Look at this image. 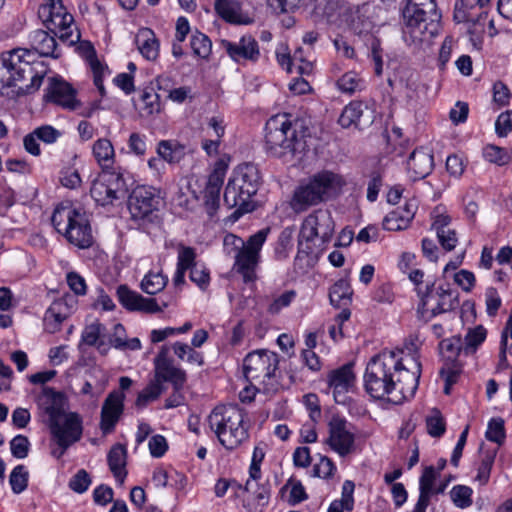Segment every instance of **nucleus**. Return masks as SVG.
<instances>
[{
    "label": "nucleus",
    "mask_w": 512,
    "mask_h": 512,
    "mask_svg": "<svg viewBox=\"0 0 512 512\" xmlns=\"http://www.w3.org/2000/svg\"><path fill=\"white\" fill-rule=\"evenodd\" d=\"M427 433L435 438L441 437L446 431V423L438 409H432L426 417Z\"/></svg>",
    "instance_id": "48"
},
{
    "label": "nucleus",
    "mask_w": 512,
    "mask_h": 512,
    "mask_svg": "<svg viewBox=\"0 0 512 512\" xmlns=\"http://www.w3.org/2000/svg\"><path fill=\"white\" fill-rule=\"evenodd\" d=\"M168 283V277L161 271L148 272L141 281V290L149 295H155L161 292Z\"/></svg>",
    "instance_id": "37"
},
{
    "label": "nucleus",
    "mask_w": 512,
    "mask_h": 512,
    "mask_svg": "<svg viewBox=\"0 0 512 512\" xmlns=\"http://www.w3.org/2000/svg\"><path fill=\"white\" fill-rule=\"evenodd\" d=\"M38 405L47 415V425L60 419L67 413L65 411V395L51 387H44L42 389V393L38 398Z\"/></svg>",
    "instance_id": "22"
},
{
    "label": "nucleus",
    "mask_w": 512,
    "mask_h": 512,
    "mask_svg": "<svg viewBox=\"0 0 512 512\" xmlns=\"http://www.w3.org/2000/svg\"><path fill=\"white\" fill-rule=\"evenodd\" d=\"M258 167L252 163L238 166L224 191V203L228 208H237L236 213H247L254 209L251 198L260 186Z\"/></svg>",
    "instance_id": "5"
},
{
    "label": "nucleus",
    "mask_w": 512,
    "mask_h": 512,
    "mask_svg": "<svg viewBox=\"0 0 512 512\" xmlns=\"http://www.w3.org/2000/svg\"><path fill=\"white\" fill-rule=\"evenodd\" d=\"M335 223L331 212L327 209H317L303 220L299 238L297 258L305 255L318 258L333 237Z\"/></svg>",
    "instance_id": "3"
},
{
    "label": "nucleus",
    "mask_w": 512,
    "mask_h": 512,
    "mask_svg": "<svg viewBox=\"0 0 512 512\" xmlns=\"http://www.w3.org/2000/svg\"><path fill=\"white\" fill-rule=\"evenodd\" d=\"M56 7L49 10V18L45 21V25L47 29H49L52 33L59 30L62 27L69 26V24H73L74 18L71 14L67 12L56 11Z\"/></svg>",
    "instance_id": "45"
},
{
    "label": "nucleus",
    "mask_w": 512,
    "mask_h": 512,
    "mask_svg": "<svg viewBox=\"0 0 512 512\" xmlns=\"http://www.w3.org/2000/svg\"><path fill=\"white\" fill-rule=\"evenodd\" d=\"M126 448L122 444H115L110 449L107 461L111 472L114 477L120 482L123 483L124 479L127 475L125 470L126 466Z\"/></svg>",
    "instance_id": "31"
},
{
    "label": "nucleus",
    "mask_w": 512,
    "mask_h": 512,
    "mask_svg": "<svg viewBox=\"0 0 512 512\" xmlns=\"http://www.w3.org/2000/svg\"><path fill=\"white\" fill-rule=\"evenodd\" d=\"M245 243L246 242L242 238L231 233L227 234L223 240L224 252L227 255L234 257L241 249L244 248Z\"/></svg>",
    "instance_id": "62"
},
{
    "label": "nucleus",
    "mask_w": 512,
    "mask_h": 512,
    "mask_svg": "<svg viewBox=\"0 0 512 512\" xmlns=\"http://www.w3.org/2000/svg\"><path fill=\"white\" fill-rule=\"evenodd\" d=\"M354 489L355 484L351 480L344 481L342 485V493L341 498L339 500H334L327 512H343L346 511H352L354 507Z\"/></svg>",
    "instance_id": "35"
},
{
    "label": "nucleus",
    "mask_w": 512,
    "mask_h": 512,
    "mask_svg": "<svg viewBox=\"0 0 512 512\" xmlns=\"http://www.w3.org/2000/svg\"><path fill=\"white\" fill-rule=\"evenodd\" d=\"M124 180L119 173L104 171L92 183L90 194L102 206L113 204L123 191Z\"/></svg>",
    "instance_id": "15"
},
{
    "label": "nucleus",
    "mask_w": 512,
    "mask_h": 512,
    "mask_svg": "<svg viewBox=\"0 0 512 512\" xmlns=\"http://www.w3.org/2000/svg\"><path fill=\"white\" fill-rule=\"evenodd\" d=\"M29 472L24 465H17L10 473L9 483L15 494L22 493L28 486Z\"/></svg>",
    "instance_id": "47"
},
{
    "label": "nucleus",
    "mask_w": 512,
    "mask_h": 512,
    "mask_svg": "<svg viewBox=\"0 0 512 512\" xmlns=\"http://www.w3.org/2000/svg\"><path fill=\"white\" fill-rule=\"evenodd\" d=\"M141 102L143 104L142 111L145 115L150 116L159 113L161 109L159 95L153 91H144L141 95Z\"/></svg>",
    "instance_id": "56"
},
{
    "label": "nucleus",
    "mask_w": 512,
    "mask_h": 512,
    "mask_svg": "<svg viewBox=\"0 0 512 512\" xmlns=\"http://www.w3.org/2000/svg\"><path fill=\"white\" fill-rule=\"evenodd\" d=\"M190 280L194 282L199 288L205 290L210 282L208 269L202 265H193L190 270Z\"/></svg>",
    "instance_id": "59"
},
{
    "label": "nucleus",
    "mask_w": 512,
    "mask_h": 512,
    "mask_svg": "<svg viewBox=\"0 0 512 512\" xmlns=\"http://www.w3.org/2000/svg\"><path fill=\"white\" fill-rule=\"evenodd\" d=\"M163 392V385L159 379L152 380L137 396L136 406L143 408L155 401Z\"/></svg>",
    "instance_id": "42"
},
{
    "label": "nucleus",
    "mask_w": 512,
    "mask_h": 512,
    "mask_svg": "<svg viewBox=\"0 0 512 512\" xmlns=\"http://www.w3.org/2000/svg\"><path fill=\"white\" fill-rule=\"evenodd\" d=\"M279 356L269 350H257L249 353L243 363L244 376L248 381H257L263 385L267 394H275L283 388L276 373Z\"/></svg>",
    "instance_id": "10"
},
{
    "label": "nucleus",
    "mask_w": 512,
    "mask_h": 512,
    "mask_svg": "<svg viewBox=\"0 0 512 512\" xmlns=\"http://www.w3.org/2000/svg\"><path fill=\"white\" fill-rule=\"evenodd\" d=\"M87 61L93 72L94 84L98 88L100 94L104 96L105 88L103 85V77L106 73H109L108 67L103 65L99 61L93 49L91 53L87 56Z\"/></svg>",
    "instance_id": "43"
},
{
    "label": "nucleus",
    "mask_w": 512,
    "mask_h": 512,
    "mask_svg": "<svg viewBox=\"0 0 512 512\" xmlns=\"http://www.w3.org/2000/svg\"><path fill=\"white\" fill-rule=\"evenodd\" d=\"M496 457V450H487L481 456V462L475 480L481 485H486L490 478L491 469Z\"/></svg>",
    "instance_id": "44"
},
{
    "label": "nucleus",
    "mask_w": 512,
    "mask_h": 512,
    "mask_svg": "<svg viewBox=\"0 0 512 512\" xmlns=\"http://www.w3.org/2000/svg\"><path fill=\"white\" fill-rule=\"evenodd\" d=\"M222 45L227 54L238 63L242 61L256 62L259 59L260 51L255 38L244 35L238 42L224 40Z\"/></svg>",
    "instance_id": "21"
},
{
    "label": "nucleus",
    "mask_w": 512,
    "mask_h": 512,
    "mask_svg": "<svg viewBox=\"0 0 512 512\" xmlns=\"http://www.w3.org/2000/svg\"><path fill=\"white\" fill-rule=\"evenodd\" d=\"M343 183L342 178L332 172L317 173L294 190L289 205L294 212L302 213L309 207L326 201Z\"/></svg>",
    "instance_id": "8"
},
{
    "label": "nucleus",
    "mask_w": 512,
    "mask_h": 512,
    "mask_svg": "<svg viewBox=\"0 0 512 512\" xmlns=\"http://www.w3.org/2000/svg\"><path fill=\"white\" fill-rule=\"evenodd\" d=\"M365 109H367V106L361 101L350 102L344 107L338 120L339 124L343 128L358 125Z\"/></svg>",
    "instance_id": "36"
},
{
    "label": "nucleus",
    "mask_w": 512,
    "mask_h": 512,
    "mask_svg": "<svg viewBox=\"0 0 512 512\" xmlns=\"http://www.w3.org/2000/svg\"><path fill=\"white\" fill-rule=\"evenodd\" d=\"M486 438L501 444L505 439L504 421L501 418H492L488 423Z\"/></svg>",
    "instance_id": "55"
},
{
    "label": "nucleus",
    "mask_w": 512,
    "mask_h": 512,
    "mask_svg": "<svg viewBox=\"0 0 512 512\" xmlns=\"http://www.w3.org/2000/svg\"><path fill=\"white\" fill-rule=\"evenodd\" d=\"M296 297L294 290H288L279 296H274L272 302L267 308V312L272 315L280 313L283 308L288 307Z\"/></svg>",
    "instance_id": "53"
},
{
    "label": "nucleus",
    "mask_w": 512,
    "mask_h": 512,
    "mask_svg": "<svg viewBox=\"0 0 512 512\" xmlns=\"http://www.w3.org/2000/svg\"><path fill=\"white\" fill-rule=\"evenodd\" d=\"M29 41L32 47L30 50L34 52L35 55L58 57V54L55 53L57 47L55 37L54 35H50L47 31L38 29L31 32ZM35 65H39V63L35 61Z\"/></svg>",
    "instance_id": "26"
},
{
    "label": "nucleus",
    "mask_w": 512,
    "mask_h": 512,
    "mask_svg": "<svg viewBox=\"0 0 512 512\" xmlns=\"http://www.w3.org/2000/svg\"><path fill=\"white\" fill-rule=\"evenodd\" d=\"M486 335L487 331L482 325L468 329L463 341L464 353H474L477 348L484 342Z\"/></svg>",
    "instance_id": "41"
},
{
    "label": "nucleus",
    "mask_w": 512,
    "mask_h": 512,
    "mask_svg": "<svg viewBox=\"0 0 512 512\" xmlns=\"http://www.w3.org/2000/svg\"><path fill=\"white\" fill-rule=\"evenodd\" d=\"M215 10L225 21L233 24H250L252 19L242 12L239 2L235 0H217Z\"/></svg>",
    "instance_id": "28"
},
{
    "label": "nucleus",
    "mask_w": 512,
    "mask_h": 512,
    "mask_svg": "<svg viewBox=\"0 0 512 512\" xmlns=\"http://www.w3.org/2000/svg\"><path fill=\"white\" fill-rule=\"evenodd\" d=\"M483 155L487 161L499 166L508 164L511 159L510 154L506 149L496 145H487L483 150Z\"/></svg>",
    "instance_id": "51"
},
{
    "label": "nucleus",
    "mask_w": 512,
    "mask_h": 512,
    "mask_svg": "<svg viewBox=\"0 0 512 512\" xmlns=\"http://www.w3.org/2000/svg\"><path fill=\"white\" fill-rule=\"evenodd\" d=\"M125 395L121 391L109 393L101 409L100 428L104 434L111 433L124 409Z\"/></svg>",
    "instance_id": "20"
},
{
    "label": "nucleus",
    "mask_w": 512,
    "mask_h": 512,
    "mask_svg": "<svg viewBox=\"0 0 512 512\" xmlns=\"http://www.w3.org/2000/svg\"><path fill=\"white\" fill-rule=\"evenodd\" d=\"M93 155L103 169V172L112 169L115 162V152L112 143L108 139H98L93 144Z\"/></svg>",
    "instance_id": "32"
},
{
    "label": "nucleus",
    "mask_w": 512,
    "mask_h": 512,
    "mask_svg": "<svg viewBox=\"0 0 512 512\" xmlns=\"http://www.w3.org/2000/svg\"><path fill=\"white\" fill-rule=\"evenodd\" d=\"M44 98L47 102L67 110L73 111L80 107V102L76 98V90L62 78L52 77L49 79Z\"/></svg>",
    "instance_id": "17"
},
{
    "label": "nucleus",
    "mask_w": 512,
    "mask_h": 512,
    "mask_svg": "<svg viewBox=\"0 0 512 512\" xmlns=\"http://www.w3.org/2000/svg\"><path fill=\"white\" fill-rule=\"evenodd\" d=\"M352 291L346 281L340 280L336 282L330 289V303L335 307L347 305L351 300Z\"/></svg>",
    "instance_id": "40"
},
{
    "label": "nucleus",
    "mask_w": 512,
    "mask_h": 512,
    "mask_svg": "<svg viewBox=\"0 0 512 512\" xmlns=\"http://www.w3.org/2000/svg\"><path fill=\"white\" fill-rule=\"evenodd\" d=\"M30 448L29 440L24 435H17L10 441L11 453L15 458L27 457Z\"/></svg>",
    "instance_id": "58"
},
{
    "label": "nucleus",
    "mask_w": 512,
    "mask_h": 512,
    "mask_svg": "<svg viewBox=\"0 0 512 512\" xmlns=\"http://www.w3.org/2000/svg\"><path fill=\"white\" fill-rule=\"evenodd\" d=\"M208 422L219 442L228 450L236 449L248 439L244 413L237 405L215 407L208 416Z\"/></svg>",
    "instance_id": "6"
},
{
    "label": "nucleus",
    "mask_w": 512,
    "mask_h": 512,
    "mask_svg": "<svg viewBox=\"0 0 512 512\" xmlns=\"http://www.w3.org/2000/svg\"><path fill=\"white\" fill-rule=\"evenodd\" d=\"M117 295L120 303L130 311H139L144 313H159L168 306L163 302L160 306L156 299L146 298L141 294L130 290L126 285H121L117 289Z\"/></svg>",
    "instance_id": "19"
},
{
    "label": "nucleus",
    "mask_w": 512,
    "mask_h": 512,
    "mask_svg": "<svg viewBox=\"0 0 512 512\" xmlns=\"http://www.w3.org/2000/svg\"><path fill=\"white\" fill-rule=\"evenodd\" d=\"M469 1H461V4H456L454 11V19L457 22L471 23L473 26L474 33L484 32V25L487 21V12L475 13L474 7L467 8Z\"/></svg>",
    "instance_id": "30"
},
{
    "label": "nucleus",
    "mask_w": 512,
    "mask_h": 512,
    "mask_svg": "<svg viewBox=\"0 0 512 512\" xmlns=\"http://www.w3.org/2000/svg\"><path fill=\"white\" fill-rule=\"evenodd\" d=\"M173 350L175 355L180 360H185L190 364H195L198 366H202L204 364V359L201 353L195 351L188 344L182 342H176L173 345Z\"/></svg>",
    "instance_id": "46"
},
{
    "label": "nucleus",
    "mask_w": 512,
    "mask_h": 512,
    "mask_svg": "<svg viewBox=\"0 0 512 512\" xmlns=\"http://www.w3.org/2000/svg\"><path fill=\"white\" fill-rule=\"evenodd\" d=\"M401 353L383 351L368 362L364 387L372 398L401 404L415 395L421 376V363L412 359V364L406 366Z\"/></svg>",
    "instance_id": "1"
},
{
    "label": "nucleus",
    "mask_w": 512,
    "mask_h": 512,
    "mask_svg": "<svg viewBox=\"0 0 512 512\" xmlns=\"http://www.w3.org/2000/svg\"><path fill=\"white\" fill-rule=\"evenodd\" d=\"M439 349L445 363H455L459 353L464 352L463 340L460 336L443 339L439 344Z\"/></svg>",
    "instance_id": "38"
},
{
    "label": "nucleus",
    "mask_w": 512,
    "mask_h": 512,
    "mask_svg": "<svg viewBox=\"0 0 512 512\" xmlns=\"http://www.w3.org/2000/svg\"><path fill=\"white\" fill-rule=\"evenodd\" d=\"M51 221L57 232L75 247L87 249L93 245L92 228L84 211L61 204L55 208Z\"/></svg>",
    "instance_id": "7"
},
{
    "label": "nucleus",
    "mask_w": 512,
    "mask_h": 512,
    "mask_svg": "<svg viewBox=\"0 0 512 512\" xmlns=\"http://www.w3.org/2000/svg\"><path fill=\"white\" fill-rule=\"evenodd\" d=\"M135 44L145 59L153 61L159 56V41L150 28L139 29L135 35Z\"/></svg>",
    "instance_id": "29"
},
{
    "label": "nucleus",
    "mask_w": 512,
    "mask_h": 512,
    "mask_svg": "<svg viewBox=\"0 0 512 512\" xmlns=\"http://www.w3.org/2000/svg\"><path fill=\"white\" fill-rule=\"evenodd\" d=\"M363 85L362 78L355 72H347L337 81L338 88L348 94L362 90Z\"/></svg>",
    "instance_id": "49"
},
{
    "label": "nucleus",
    "mask_w": 512,
    "mask_h": 512,
    "mask_svg": "<svg viewBox=\"0 0 512 512\" xmlns=\"http://www.w3.org/2000/svg\"><path fill=\"white\" fill-rule=\"evenodd\" d=\"M419 298L418 313L425 321L451 311L458 305L457 292L449 284L435 288L433 282L426 283L424 289L419 290Z\"/></svg>",
    "instance_id": "11"
},
{
    "label": "nucleus",
    "mask_w": 512,
    "mask_h": 512,
    "mask_svg": "<svg viewBox=\"0 0 512 512\" xmlns=\"http://www.w3.org/2000/svg\"><path fill=\"white\" fill-rule=\"evenodd\" d=\"M154 365L155 379H159L161 383L162 381H167L174 372L180 369L168 358V348L166 346L161 347L158 355L154 359Z\"/></svg>",
    "instance_id": "33"
},
{
    "label": "nucleus",
    "mask_w": 512,
    "mask_h": 512,
    "mask_svg": "<svg viewBox=\"0 0 512 512\" xmlns=\"http://www.w3.org/2000/svg\"><path fill=\"white\" fill-rule=\"evenodd\" d=\"M30 79L28 89L37 90L43 80V71L35 68V54L26 48H16L0 55V91L17 86L25 79Z\"/></svg>",
    "instance_id": "4"
},
{
    "label": "nucleus",
    "mask_w": 512,
    "mask_h": 512,
    "mask_svg": "<svg viewBox=\"0 0 512 512\" xmlns=\"http://www.w3.org/2000/svg\"><path fill=\"white\" fill-rule=\"evenodd\" d=\"M411 222V213H404L397 208L389 212L383 220V228L388 231H398L408 227Z\"/></svg>",
    "instance_id": "39"
},
{
    "label": "nucleus",
    "mask_w": 512,
    "mask_h": 512,
    "mask_svg": "<svg viewBox=\"0 0 512 512\" xmlns=\"http://www.w3.org/2000/svg\"><path fill=\"white\" fill-rule=\"evenodd\" d=\"M48 427L53 440L61 449L60 455H64L70 446L78 442L83 433V421L76 412H67Z\"/></svg>",
    "instance_id": "14"
},
{
    "label": "nucleus",
    "mask_w": 512,
    "mask_h": 512,
    "mask_svg": "<svg viewBox=\"0 0 512 512\" xmlns=\"http://www.w3.org/2000/svg\"><path fill=\"white\" fill-rule=\"evenodd\" d=\"M472 489L468 486L457 485L451 490V498L455 505L460 508L469 507L472 504Z\"/></svg>",
    "instance_id": "54"
},
{
    "label": "nucleus",
    "mask_w": 512,
    "mask_h": 512,
    "mask_svg": "<svg viewBox=\"0 0 512 512\" xmlns=\"http://www.w3.org/2000/svg\"><path fill=\"white\" fill-rule=\"evenodd\" d=\"M382 8L372 2H365L347 9L350 25L359 35L370 32L379 18Z\"/></svg>",
    "instance_id": "18"
},
{
    "label": "nucleus",
    "mask_w": 512,
    "mask_h": 512,
    "mask_svg": "<svg viewBox=\"0 0 512 512\" xmlns=\"http://www.w3.org/2000/svg\"><path fill=\"white\" fill-rule=\"evenodd\" d=\"M328 385L333 389V394L337 400V395L348 392L355 383V374L353 364L348 363L342 367L330 371L327 376Z\"/></svg>",
    "instance_id": "24"
},
{
    "label": "nucleus",
    "mask_w": 512,
    "mask_h": 512,
    "mask_svg": "<svg viewBox=\"0 0 512 512\" xmlns=\"http://www.w3.org/2000/svg\"><path fill=\"white\" fill-rule=\"evenodd\" d=\"M91 484V478L86 470H79L69 481V488L76 493H84Z\"/></svg>",
    "instance_id": "57"
},
{
    "label": "nucleus",
    "mask_w": 512,
    "mask_h": 512,
    "mask_svg": "<svg viewBox=\"0 0 512 512\" xmlns=\"http://www.w3.org/2000/svg\"><path fill=\"white\" fill-rule=\"evenodd\" d=\"M329 437L326 443L330 448L345 457L355 449V435L349 429V423L339 416H333L328 424Z\"/></svg>",
    "instance_id": "16"
},
{
    "label": "nucleus",
    "mask_w": 512,
    "mask_h": 512,
    "mask_svg": "<svg viewBox=\"0 0 512 512\" xmlns=\"http://www.w3.org/2000/svg\"><path fill=\"white\" fill-rule=\"evenodd\" d=\"M495 131L499 137H505L512 131V110H507L498 116Z\"/></svg>",
    "instance_id": "61"
},
{
    "label": "nucleus",
    "mask_w": 512,
    "mask_h": 512,
    "mask_svg": "<svg viewBox=\"0 0 512 512\" xmlns=\"http://www.w3.org/2000/svg\"><path fill=\"white\" fill-rule=\"evenodd\" d=\"M269 229H262L251 235L244 248L234 256V269L243 276L244 282L254 281L255 269L260 260V251L266 241Z\"/></svg>",
    "instance_id": "13"
},
{
    "label": "nucleus",
    "mask_w": 512,
    "mask_h": 512,
    "mask_svg": "<svg viewBox=\"0 0 512 512\" xmlns=\"http://www.w3.org/2000/svg\"><path fill=\"white\" fill-rule=\"evenodd\" d=\"M335 470L336 467L333 461L330 458L323 456L320 458V461L314 465L313 474L314 476L328 479L334 475Z\"/></svg>",
    "instance_id": "60"
},
{
    "label": "nucleus",
    "mask_w": 512,
    "mask_h": 512,
    "mask_svg": "<svg viewBox=\"0 0 512 512\" xmlns=\"http://www.w3.org/2000/svg\"><path fill=\"white\" fill-rule=\"evenodd\" d=\"M190 45L194 54L201 58H207L211 53V40L201 32L197 31L192 35Z\"/></svg>",
    "instance_id": "50"
},
{
    "label": "nucleus",
    "mask_w": 512,
    "mask_h": 512,
    "mask_svg": "<svg viewBox=\"0 0 512 512\" xmlns=\"http://www.w3.org/2000/svg\"><path fill=\"white\" fill-rule=\"evenodd\" d=\"M157 153L168 163H178L185 156V147L173 140H162L158 143Z\"/></svg>",
    "instance_id": "34"
},
{
    "label": "nucleus",
    "mask_w": 512,
    "mask_h": 512,
    "mask_svg": "<svg viewBox=\"0 0 512 512\" xmlns=\"http://www.w3.org/2000/svg\"><path fill=\"white\" fill-rule=\"evenodd\" d=\"M178 258L177 267L185 270H191L195 263L196 252L194 248L183 245L182 243L177 244Z\"/></svg>",
    "instance_id": "52"
},
{
    "label": "nucleus",
    "mask_w": 512,
    "mask_h": 512,
    "mask_svg": "<svg viewBox=\"0 0 512 512\" xmlns=\"http://www.w3.org/2000/svg\"><path fill=\"white\" fill-rule=\"evenodd\" d=\"M408 32L420 41L438 34L441 13L435 0H408L402 12Z\"/></svg>",
    "instance_id": "9"
},
{
    "label": "nucleus",
    "mask_w": 512,
    "mask_h": 512,
    "mask_svg": "<svg viewBox=\"0 0 512 512\" xmlns=\"http://www.w3.org/2000/svg\"><path fill=\"white\" fill-rule=\"evenodd\" d=\"M302 126L287 114H277L265 125V149L273 157L287 161L301 154L306 148Z\"/></svg>",
    "instance_id": "2"
},
{
    "label": "nucleus",
    "mask_w": 512,
    "mask_h": 512,
    "mask_svg": "<svg viewBox=\"0 0 512 512\" xmlns=\"http://www.w3.org/2000/svg\"><path fill=\"white\" fill-rule=\"evenodd\" d=\"M437 478V472L433 466H428L423 470L419 481L420 495L418 501L411 512H425L429 505L430 497L434 494V482Z\"/></svg>",
    "instance_id": "27"
},
{
    "label": "nucleus",
    "mask_w": 512,
    "mask_h": 512,
    "mask_svg": "<svg viewBox=\"0 0 512 512\" xmlns=\"http://www.w3.org/2000/svg\"><path fill=\"white\" fill-rule=\"evenodd\" d=\"M150 453L153 457H162L168 449V444L162 435H154L148 443Z\"/></svg>",
    "instance_id": "64"
},
{
    "label": "nucleus",
    "mask_w": 512,
    "mask_h": 512,
    "mask_svg": "<svg viewBox=\"0 0 512 512\" xmlns=\"http://www.w3.org/2000/svg\"><path fill=\"white\" fill-rule=\"evenodd\" d=\"M70 315V308L64 299H57L52 302L46 310L43 323L48 333H56L60 330L64 320Z\"/></svg>",
    "instance_id": "25"
},
{
    "label": "nucleus",
    "mask_w": 512,
    "mask_h": 512,
    "mask_svg": "<svg viewBox=\"0 0 512 512\" xmlns=\"http://www.w3.org/2000/svg\"><path fill=\"white\" fill-rule=\"evenodd\" d=\"M102 330L103 326L98 322L88 325L82 332V341L89 346L96 345Z\"/></svg>",
    "instance_id": "63"
},
{
    "label": "nucleus",
    "mask_w": 512,
    "mask_h": 512,
    "mask_svg": "<svg viewBox=\"0 0 512 512\" xmlns=\"http://www.w3.org/2000/svg\"><path fill=\"white\" fill-rule=\"evenodd\" d=\"M160 196L154 187L139 185L129 195L128 209L135 221L154 223L158 221Z\"/></svg>",
    "instance_id": "12"
},
{
    "label": "nucleus",
    "mask_w": 512,
    "mask_h": 512,
    "mask_svg": "<svg viewBox=\"0 0 512 512\" xmlns=\"http://www.w3.org/2000/svg\"><path fill=\"white\" fill-rule=\"evenodd\" d=\"M433 168L434 156L428 148H416L407 160V173L413 181L424 179L432 172Z\"/></svg>",
    "instance_id": "23"
}]
</instances>
